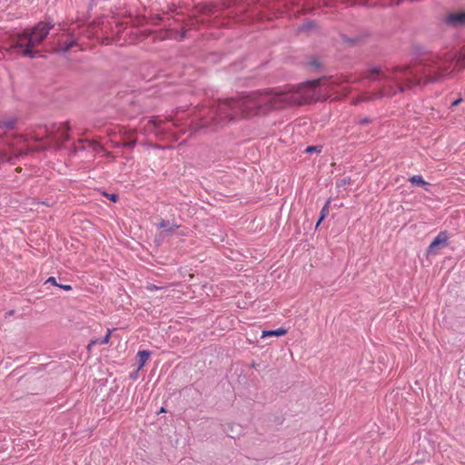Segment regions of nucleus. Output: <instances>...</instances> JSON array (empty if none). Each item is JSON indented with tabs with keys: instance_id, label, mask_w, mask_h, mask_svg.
I'll return each mask as SVG.
<instances>
[{
	"instance_id": "f257e3e1",
	"label": "nucleus",
	"mask_w": 465,
	"mask_h": 465,
	"mask_svg": "<svg viewBox=\"0 0 465 465\" xmlns=\"http://www.w3.org/2000/svg\"><path fill=\"white\" fill-rule=\"evenodd\" d=\"M332 81L317 79L303 83L297 87L273 88L252 92L237 99L213 102L208 105L194 107L185 117L183 106L176 107L171 114L162 119L153 116L143 126L146 135L154 134L158 139L177 140L182 126L196 131L212 125H223L238 117L266 114L272 110L302 105L326 100Z\"/></svg>"
},
{
	"instance_id": "f03ea898",
	"label": "nucleus",
	"mask_w": 465,
	"mask_h": 465,
	"mask_svg": "<svg viewBox=\"0 0 465 465\" xmlns=\"http://www.w3.org/2000/svg\"><path fill=\"white\" fill-rule=\"evenodd\" d=\"M455 58L456 54L446 53L442 55L430 54L412 67L372 66L367 70L365 77L380 84L379 97L392 96L417 86L440 82L452 74L455 65L465 68V50L456 62Z\"/></svg>"
},
{
	"instance_id": "7ed1b4c3",
	"label": "nucleus",
	"mask_w": 465,
	"mask_h": 465,
	"mask_svg": "<svg viewBox=\"0 0 465 465\" xmlns=\"http://www.w3.org/2000/svg\"><path fill=\"white\" fill-rule=\"evenodd\" d=\"M54 27L51 22H40L31 30H25L13 38L8 46L0 48V59L11 57L13 54L34 58L39 53L33 48L40 45Z\"/></svg>"
},
{
	"instance_id": "20e7f679",
	"label": "nucleus",
	"mask_w": 465,
	"mask_h": 465,
	"mask_svg": "<svg viewBox=\"0 0 465 465\" xmlns=\"http://www.w3.org/2000/svg\"><path fill=\"white\" fill-rule=\"evenodd\" d=\"M231 8V4L225 2L221 5L213 4H203L196 6L197 14L202 16L191 18L186 23L187 30L197 29L200 26H212V27H227L232 22L241 21L238 13L231 11L223 15V12Z\"/></svg>"
},
{
	"instance_id": "39448f33",
	"label": "nucleus",
	"mask_w": 465,
	"mask_h": 465,
	"mask_svg": "<svg viewBox=\"0 0 465 465\" xmlns=\"http://www.w3.org/2000/svg\"><path fill=\"white\" fill-rule=\"evenodd\" d=\"M16 118H0V163H15L20 156L27 153L24 144L27 138L24 135H9L7 133L15 129Z\"/></svg>"
},
{
	"instance_id": "423d86ee",
	"label": "nucleus",
	"mask_w": 465,
	"mask_h": 465,
	"mask_svg": "<svg viewBox=\"0 0 465 465\" xmlns=\"http://www.w3.org/2000/svg\"><path fill=\"white\" fill-rule=\"evenodd\" d=\"M70 126L67 123H54L39 126L30 133V138L35 142L47 139L48 144L40 146L37 151H45L50 147L60 148L62 143L69 140Z\"/></svg>"
},
{
	"instance_id": "0eeeda50",
	"label": "nucleus",
	"mask_w": 465,
	"mask_h": 465,
	"mask_svg": "<svg viewBox=\"0 0 465 465\" xmlns=\"http://www.w3.org/2000/svg\"><path fill=\"white\" fill-rule=\"evenodd\" d=\"M84 28L80 26L67 29L66 33H64L59 37L55 52L66 53L72 50L74 47L83 49L81 36L84 34Z\"/></svg>"
},
{
	"instance_id": "6e6552de",
	"label": "nucleus",
	"mask_w": 465,
	"mask_h": 465,
	"mask_svg": "<svg viewBox=\"0 0 465 465\" xmlns=\"http://www.w3.org/2000/svg\"><path fill=\"white\" fill-rule=\"evenodd\" d=\"M449 238H450V236H449V233L447 231L440 232L438 233V235L434 238V240L429 245L428 250H427V254L428 255L439 254L440 251L448 245Z\"/></svg>"
},
{
	"instance_id": "1a4fd4ad",
	"label": "nucleus",
	"mask_w": 465,
	"mask_h": 465,
	"mask_svg": "<svg viewBox=\"0 0 465 465\" xmlns=\"http://www.w3.org/2000/svg\"><path fill=\"white\" fill-rule=\"evenodd\" d=\"M445 23L453 27H460L465 25V11L453 12L445 17Z\"/></svg>"
},
{
	"instance_id": "9d476101",
	"label": "nucleus",
	"mask_w": 465,
	"mask_h": 465,
	"mask_svg": "<svg viewBox=\"0 0 465 465\" xmlns=\"http://www.w3.org/2000/svg\"><path fill=\"white\" fill-rule=\"evenodd\" d=\"M289 5H294L293 0H273V8H277L278 14H282L289 9Z\"/></svg>"
},
{
	"instance_id": "9b49d317",
	"label": "nucleus",
	"mask_w": 465,
	"mask_h": 465,
	"mask_svg": "<svg viewBox=\"0 0 465 465\" xmlns=\"http://www.w3.org/2000/svg\"><path fill=\"white\" fill-rule=\"evenodd\" d=\"M112 331L110 329L107 330L106 334L103 338H98L95 340H92L89 344L87 345V350L90 351L93 348V346L96 344H107L110 341Z\"/></svg>"
},
{
	"instance_id": "f8f14e48",
	"label": "nucleus",
	"mask_w": 465,
	"mask_h": 465,
	"mask_svg": "<svg viewBox=\"0 0 465 465\" xmlns=\"http://www.w3.org/2000/svg\"><path fill=\"white\" fill-rule=\"evenodd\" d=\"M151 355V352L149 351H139L138 353H137V356H138V361H139V366H138V369H142L145 362L148 361L149 357Z\"/></svg>"
},
{
	"instance_id": "ddd939ff",
	"label": "nucleus",
	"mask_w": 465,
	"mask_h": 465,
	"mask_svg": "<svg viewBox=\"0 0 465 465\" xmlns=\"http://www.w3.org/2000/svg\"><path fill=\"white\" fill-rule=\"evenodd\" d=\"M287 331L283 328H278L276 330L272 331H263L262 337H267V336H283L286 334Z\"/></svg>"
},
{
	"instance_id": "4468645a",
	"label": "nucleus",
	"mask_w": 465,
	"mask_h": 465,
	"mask_svg": "<svg viewBox=\"0 0 465 465\" xmlns=\"http://www.w3.org/2000/svg\"><path fill=\"white\" fill-rule=\"evenodd\" d=\"M409 181L412 185L416 186H425L429 184L427 182L423 180L421 175H413L409 179Z\"/></svg>"
},
{
	"instance_id": "2eb2a0df",
	"label": "nucleus",
	"mask_w": 465,
	"mask_h": 465,
	"mask_svg": "<svg viewBox=\"0 0 465 465\" xmlns=\"http://www.w3.org/2000/svg\"><path fill=\"white\" fill-rule=\"evenodd\" d=\"M329 204H330V202L328 201L324 206L322 208L321 210V213H320V217L317 221V223H316V228H318V226L320 225V223L325 219V217L329 214Z\"/></svg>"
},
{
	"instance_id": "dca6fc26",
	"label": "nucleus",
	"mask_w": 465,
	"mask_h": 465,
	"mask_svg": "<svg viewBox=\"0 0 465 465\" xmlns=\"http://www.w3.org/2000/svg\"><path fill=\"white\" fill-rule=\"evenodd\" d=\"M315 26V23L314 21L312 20H309L307 22H305L302 26H301V30L302 31H309L311 29H312L313 27Z\"/></svg>"
},
{
	"instance_id": "f3484780",
	"label": "nucleus",
	"mask_w": 465,
	"mask_h": 465,
	"mask_svg": "<svg viewBox=\"0 0 465 465\" xmlns=\"http://www.w3.org/2000/svg\"><path fill=\"white\" fill-rule=\"evenodd\" d=\"M136 143V140H131V141H128V142H124L123 143H116L114 144L115 147H120V146H123V147H128V148H133Z\"/></svg>"
},
{
	"instance_id": "a211bd4d",
	"label": "nucleus",
	"mask_w": 465,
	"mask_h": 465,
	"mask_svg": "<svg viewBox=\"0 0 465 465\" xmlns=\"http://www.w3.org/2000/svg\"><path fill=\"white\" fill-rule=\"evenodd\" d=\"M322 146H317V145H312V146H308L306 149H305V152L306 153H321L322 152Z\"/></svg>"
},
{
	"instance_id": "6ab92c4d",
	"label": "nucleus",
	"mask_w": 465,
	"mask_h": 465,
	"mask_svg": "<svg viewBox=\"0 0 465 465\" xmlns=\"http://www.w3.org/2000/svg\"><path fill=\"white\" fill-rule=\"evenodd\" d=\"M309 64L311 66H312L314 68H319L321 66V63H320L319 59H317V58H311Z\"/></svg>"
},
{
	"instance_id": "aec40b11",
	"label": "nucleus",
	"mask_w": 465,
	"mask_h": 465,
	"mask_svg": "<svg viewBox=\"0 0 465 465\" xmlns=\"http://www.w3.org/2000/svg\"><path fill=\"white\" fill-rule=\"evenodd\" d=\"M169 225H170V222L169 221L162 219L161 222L158 223L157 227L159 229H163V228L168 227Z\"/></svg>"
},
{
	"instance_id": "412c9836",
	"label": "nucleus",
	"mask_w": 465,
	"mask_h": 465,
	"mask_svg": "<svg viewBox=\"0 0 465 465\" xmlns=\"http://www.w3.org/2000/svg\"><path fill=\"white\" fill-rule=\"evenodd\" d=\"M178 228V225L176 224H170L168 227H166V231L169 234L173 233L174 230Z\"/></svg>"
},
{
	"instance_id": "4be33fe9",
	"label": "nucleus",
	"mask_w": 465,
	"mask_h": 465,
	"mask_svg": "<svg viewBox=\"0 0 465 465\" xmlns=\"http://www.w3.org/2000/svg\"><path fill=\"white\" fill-rule=\"evenodd\" d=\"M370 123H371V120L368 117H363L359 120L360 124H368Z\"/></svg>"
},
{
	"instance_id": "5701e85b",
	"label": "nucleus",
	"mask_w": 465,
	"mask_h": 465,
	"mask_svg": "<svg viewBox=\"0 0 465 465\" xmlns=\"http://www.w3.org/2000/svg\"><path fill=\"white\" fill-rule=\"evenodd\" d=\"M106 196L114 203L118 200V195L115 193H106Z\"/></svg>"
},
{
	"instance_id": "b1692460",
	"label": "nucleus",
	"mask_w": 465,
	"mask_h": 465,
	"mask_svg": "<svg viewBox=\"0 0 465 465\" xmlns=\"http://www.w3.org/2000/svg\"><path fill=\"white\" fill-rule=\"evenodd\" d=\"M45 283H51V284H53V285H54V286H58V285H59V284L56 282L55 278H54V277H53V276H52V277H49V278L46 280Z\"/></svg>"
},
{
	"instance_id": "393cba45",
	"label": "nucleus",
	"mask_w": 465,
	"mask_h": 465,
	"mask_svg": "<svg viewBox=\"0 0 465 465\" xmlns=\"http://www.w3.org/2000/svg\"><path fill=\"white\" fill-rule=\"evenodd\" d=\"M461 102H462V98H461V97H459L458 99L454 100V101L451 103V107L457 106V105H458V104H460Z\"/></svg>"
},
{
	"instance_id": "a878e982",
	"label": "nucleus",
	"mask_w": 465,
	"mask_h": 465,
	"mask_svg": "<svg viewBox=\"0 0 465 465\" xmlns=\"http://www.w3.org/2000/svg\"><path fill=\"white\" fill-rule=\"evenodd\" d=\"M58 287H60L63 290L70 291L72 290V286L68 284H59Z\"/></svg>"
},
{
	"instance_id": "bb28decb",
	"label": "nucleus",
	"mask_w": 465,
	"mask_h": 465,
	"mask_svg": "<svg viewBox=\"0 0 465 465\" xmlns=\"http://www.w3.org/2000/svg\"><path fill=\"white\" fill-rule=\"evenodd\" d=\"M163 412H165V409L163 407H162L160 409V411H158V413H163Z\"/></svg>"
},
{
	"instance_id": "cd10ccee",
	"label": "nucleus",
	"mask_w": 465,
	"mask_h": 465,
	"mask_svg": "<svg viewBox=\"0 0 465 465\" xmlns=\"http://www.w3.org/2000/svg\"><path fill=\"white\" fill-rule=\"evenodd\" d=\"M154 289H158V288L155 285L149 287V290H154Z\"/></svg>"
},
{
	"instance_id": "c85d7f7f",
	"label": "nucleus",
	"mask_w": 465,
	"mask_h": 465,
	"mask_svg": "<svg viewBox=\"0 0 465 465\" xmlns=\"http://www.w3.org/2000/svg\"><path fill=\"white\" fill-rule=\"evenodd\" d=\"M345 42H349V43H352L351 40L349 39H345Z\"/></svg>"
},
{
	"instance_id": "c756f323",
	"label": "nucleus",
	"mask_w": 465,
	"mask_h": 465,
	"mask_svg": "<svg viewBox=\"0 0 465 465\" xmlns=\"http://www.w3.org/2000/svg\"><path fill=\"white\" fill-rule=\"evenodd\" d=\"M184 37H185V33H183V34L182 35V38H184Z\"/></svg>"
}]
</instances>
